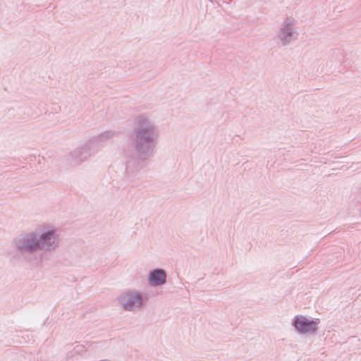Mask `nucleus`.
Wrapping results in <instances>:
<instances>
[{
	"instance_id": "6",
	"label": "nucleus",
	"mask_w": 361,
	"mask_h": 361,
	"mask_svg": "<svg viewBox=\"0 0 361 361\" xmlns=\"http://www.w3.org/2000/svg\"><path fill=\"white\" fill-rule=\"evenodd\" d=\"M292 325L300 334H310L316 331V321L309 320L300 314L293 317Z\"/></svg>"
},
{
	"instance_id": "1",
	"label": "nucleus",
	"mask_w": 361,
	"mask_h": 361,
	"mask_svg": "<svg viewBox=\"0 0 361 361\" xmlns=\"http://www.w3.org/2000/svg\"><path fill=\"white\" fill-rule=\"evenodd\" d=\"M159 138V130L154 121L146 114L137 116L133 123L131 143L123 150L125 178L128 181L140 178L145 161L152 157Z\"/></svg>"
},
{
	"instance_id": "8",
	"label": "nucleus",
	"mask_w": 361,
	"mask_h": 361,
	"mask_svg": "<svg viewBox=\"0 0 361 361\" xmlns=\"http://www.w3.org/2000/svg\"><path fill=\"white\" fill-rule=\"evenodd\" d=\"M116 135V133L113 130H107L105 131L100 135H99L95 138L92 139V140L89 141V142L93 143V148L96 145H102L104 142H106L107 140L112 139Z\"/></svg>"
},
{
	"instance_id": "3",
	"label": "nucleus",
	"mask_w": 361,
	"mask_h": 361,
	"mask_svg": "<svg viewBox=\"0 0 361 361\" xmlns=\"http://www.w3.org/2000/svg\"><path fill=\"white\" fill-rule=\"evenodd\" d=\"M97 150L93 148L92 142L81 145L66 154L64 157L66 164L70 166H78L94 155Z\"/></svg>"
},
{
	"instance_id": "9",
	"label": "nucleus",
	"mask_w": 361,
	"mask_h": 361,
	"mask_svg": "<svg viewBox=\"0 0 361 361\" xmlns=\"http://www.w3.org/2000/svg\"><path fill=\"white\" fill-rule=\"evenodd\" d=\"M85 351V346L83 345L77 344L73 348L74 354H81Z\"/></svg>"
},
{
	"instance_id": "2",
	"label": "nucleus",
	"mask_w": 361,
	"mask_h": 361,
	"mask_svg": "<svg viewBox=\"0 0 361 361\" xmlns=\"http://www.w3.org/2000/svg\"><path fill=\"white\" fill-rule=\"evenodd\" d=\"M59 246V236L54 229L39 233L37 231L25 232L17 235L11 243L13 258L30 261L39 251L53 252Z\"/></svg>"
},
{
	"instance_id": "4",
	"label": "nucleus",
	"mask_w": 361,
	"mask_h": 361,
	"mask_svg": "<svg viewBox=\"0 0 361 361\" xmlns=\"http://www.w3.org/2000/svg\"><path fill=\"white\" fill-rule=\"evenodd\" d=\"M142 293L131 290L123 293L119 297V302L126 311L133 312L140 310L143 306Z\"/></svg>"
},
{
	"instance_id": "7",
	"label": "nucleus",
	"mask_w": 361,
	"mask_h": 361,
	"mask_svg": "<svg viewBox=\"0 0 361 361\" xmlns=\"http://www.w3.org/2000/svg\"><path fill=\"white\" fill-rule=\"evenodd\" d=\"M167 274L164 269L157 268L149 271L147 281L151 287H158L166 283Z\"/></svg>"
},
{
	"instance_id": "5",
	"label": "nucleus",
	"mask_w": 361,
	"mask_h": 361,
	"mask_svg": "<svg viewBox=\"0 0 361 361\" xmlns=\"http://www.w3.org/2000/svg\"><path fill=\"white\" fill-rule=\"evenodd\" d=\"M295 20L292 17H288L282 23L277 37L283 46H286L295 40L298 32L295 30Z\"/></svg>"
}]
</instances>
